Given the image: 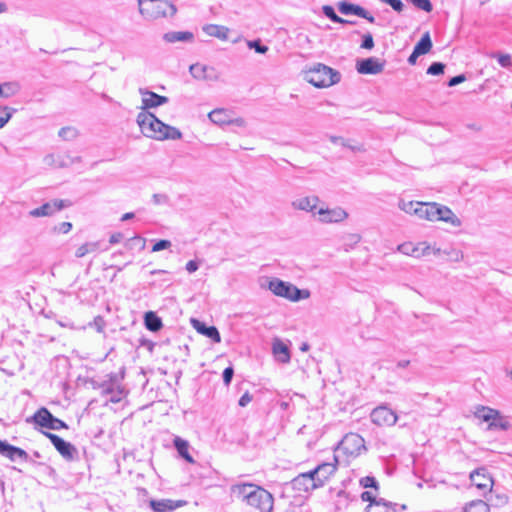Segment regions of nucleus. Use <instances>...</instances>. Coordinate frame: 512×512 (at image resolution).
Segmentation results:
<instances>
[{
  "mask_svg": "<svg viewBox=\"0 0 512 512\" xmlns=\"http://www.w3.org/2000/svg\"><path fill=\"white\" fill-rule=\"evenodd\" d=\"M185 268H186V270H187L189 273H193V272H195V271H197V270H198V268H199V264H198V262H197V261H195V260H190V261H188V262H187V264H186V267H185Z\"/></svg>",
  "mask_w": 512,
  "mask_h": 512,
  "instance_id": "nucleus-61",
  "label": "nucleus"
},
{
  "mask_svg": "<svg viewBox=\"0 0 512 512\" xmlns=\"http://www.w3.org/2000/svg\"><path fill=\"white\" fill-rule=\"evenodd\" d=\"M291 484L293 489L298 492H309L319 488L311 471L299 474Z\"/></svg>",
  "mask_w": 512,
  "mask_h": 512,
  "instance_id": "nucleus-15",
  "label": "nucleus"
},
{
  "mask_svg": "<svg viewBox=\"0 0 512 512\" xmlns=\"http://www.w3.org/2000/svg\"><path fill=\"white\" fill-rule=\"evenodd\" d=\"M365 512H396V504L386 502L384 499H378L366 507Z\"/></svg>",
  "mask_w": 512,
  "mask_h": 512,
  "instance_id": "nucleus-30",
  "label": "nucleus"
},
{
  "mask_svg": "<svg viewBox=\"0 0 512 512\" xmlns=\"http://www.w3.org/2000/svg\"><path fill=\"white\" fill-rule=\"evenodd\" d=\"M465 80H466V76L464 74H459L457 76L452 77L448 81L447 85L449 87H454V86H456V85H458L460 83H463Z\"/></svg>",
  "mask_w": 512,
  "mask_h": 512,
  "instance_id": "nucleus-57",
  "label": "nucleus"
},
{
  "mask_svg": "<svg viewBox=\"0 0 512 512\" xmlns=\"http://www.w3.org/2000/svg\"><path fill=\"white\" fill-rule=\"evenodd\" d=\"M247 46L250 49H254L255 52L259 54H265L268 51V47L266 45H262L259 39L247 41Z\"/></svg>",
  "mask_w": 512,
  "mask_h": 512,
  "instance_id": "nucleus-47",
  "label": "nucleus"
},
{
  "mask_svg": "<svg viewBox=\"0 0 512 512\" xmlns=\"http://www.w3.org/2000/svg\"><path fill=\"white\" fill-rule=\"evenodd\" d=\"M398 250L400 252H402L403 254L409 255V256H412L414 253L412 243H403L398 246Z\"/></svg>",
  "mask_w": 512,
  "mask_h": 512,
  "instance_id": "nucleus-56",
  "label": "nucleus"
},
{
  "mask_svg": "<svg viewBox=\"0 0 512 512\" xmlns=\"http://www.w3.org/2000/svg\"><path fill=\"white\" fill-rule=\"evenodd\" d=\"M372 423L377 426H393L397 422L398 416L386 405H380L374 408L370 414Z\"/></svg>",
  "mask_w": 512,
  "mask_h": 512,
  "instance_id": "nucleus-9",
  "label": "nucleus"
},
{
  "mask_svg": "<svg viewBox=\"0 0 512 512\" xmlns=\"http://www.w3.org/2000/svg\"><path fill=\"white\" fill-rule=\"evenodd\" d=\"M208 69L209 68L207 66L201 64H193L190 66L191 74L193 75L194 78L197 79H206V71Z\"/></svg>",
  "mask_w": 512,
  "mask_h": 512,
  "instance_id": "nucleus-42",
  "label": "nucleus"
},
{
  "mask_svg": "<svg viewBox=\"0 0 512 512\" xmlns=\"http://www.w3.org/2000/svg\"><path fill=\"white\" fill-rule=\"evenodd\" d=\"M360 484L365 488L371 487V488L378 489V483H377L376 479L372 476L363 477L360 480Z\"/></svg>",
  "mask_w": 512,
  "mask_h": 512,
  "instance_id": "nucleus-51",
  "label": "nucleus"
},
{
  "mask_svg": "<svg viewBox=\"0 0 512 512\" xmlns=\"http://www.w3.org/2000/svg\"><path fill=\"white\" fill-rule=\"evenodd\" d=\"M139 92L142 95L143 111H146L149 108L161 106L168 102V98L166 96L158 95L155 92L149 91L147 89L140 88Z\"/></svg>",
  "mask_w": 512,
  "mask_h": 512,
  "instance_id": "nucleus-19",
  "label": "nucleus"
},
{
  "mask_svg": "<svg viewBox=\"0 0 512 512\" xmlns=\"http://www.w3.org/2000/svg\"><path fill=\"white\" fill-rule=\"evenodd\" d=\"M252 399V395L247 391L240 397L238 405L240 407H246L252 401Z\"/></svg>",
  "mask_w": 512,
  "mask_h": 512,
  "instance_id": "nucleus-58",
  "label": "nucleus"
},
{
  "mask_svg": "<svg viewBox=\"0 0 512 512\" xmlns=\"http://www.w3.org/2000/svg\"><path fill=\"white\" fill-rule=\"evenodd\" d=\"M121 239H122V234L115 233L110 236L109 242H110V244H116V243H119L121 241Z\"/></svg>",
  "mask_w": 512,
  "mask_h": 512,
  "instance_id": "nucleus-63",
  "label": "nucleus"
},
{
  "mask_svg": "<svg viewBox=\"0 0 512 512\" xmlns=\"http://www.w3.org/2000/svg\"><path fill=\"white\" fill-rule=\"evenodd\" d=\"M435 221H443L454 227H460L462 222L447 206L435 203Z\"/></svg>",
  "mask_w": 512,
  "mask_h": 512,
  "instance_id": "nucleus-20",
  "label": "nucleus"
},
{
  "mask_svg": "<svg viewBox=\"0 0 512 512\" xmlns=\"http://www.w3.org/2000/svg\"><path fill=\"white\" fill-rule=\"evenodd\" d=\"M28 423H35L50 430L68 429V425L61 419L56 418L47 408H39L33 416L26 419Z\"/></svg>",
  "mask_w": 512,
  "mask_h": 512,
  "instance_id": "nucleus-6",
  "label": "nucleus"
},
{
  "mask_svg": "<svg viewBox=\"0 0 512 512\" xmlns=\"http://www.w3.org/2000/svg\"><path fill=\"white\" fill-rule=\"evenodd\" d=\"M418 208L415 209L416 216L420 219H425L428 221H435V202H419L417 205Z\"/></svg>",
  "mask_w": 512,
  "mask_h": 512,
  "instance_id": "nucleus-25",
  "label": "nucleus"
},
{
  "mask_svg": "<svg viewBox=\"0 0 512 512\" xmlns=\"http://www.w3.org/2000/svg\"><path fill=\"white\" fill-rule=\"evenodd\" d=\"M0 88L2 89L1 96L9 98L19 92L20 85L17 82H5L0 84Z\"/></svg>",
  "mask_w": 512,
  "mask_h": 512,
  "instance_id": "nucleus-37",
  "label": "nucleus"
},
{
  "mask_svg": "<svg viewBox=\"0 0 512 512\" xmlns=\"http://www.w3.org/2000/svg\"><path fill=\"white\" fill-rule=\"evenodd\" d=\"M152 198L155 204H163L168 200V197L165 194H154Z\"/></svg>",
  "mask_w": 512,
  "mask_h": 512,
  "instance_id": "nucleus-62",
  "label": "nucleus"
},
{
  "mask_svg": "<svg viewBox=\"0 0 512 512\" xmlns=\"http://www.w3.org/2000/svg\"><path fill=\"white\" fill-rule=\"evenodd\" d=\"M320 199L318 196L312 195V196H304L297 199H294L291 202V206L295 210L310 212L313 214V216L317 215V205L319 203Z\"/></svg>",
  "mask_w": 512,
  "mask_h": 512,
  "instance_id": "nucleus-18",
  "label": "nucleus"
},
{
  "mask_svg": "<svg viewBox=\"0 0 512 512\" xmlns=\"http://www.w3.org/2000/svg\"><path fill=\"white\" fill-rule=\"evenodd\" d=\"M318 221L325 224L340 223L348 218V213L341 207L319 208L317 210Z\"/></svg>",
  "mask_w": 512,
  "mask_h": 512,
  "instance_id": "nucleus-10",
  "label": "nucleus"
},
{
  "mask_svg": "<svg viewBox=\"0 0 512 512\" xmlns=\"http://www.w3.org/2000/svg\"><path fill=\"white\" fill-rule=\"evenodd\" d=\"M0 454L11 461L21 459L22 461L33 463V460L25 450L13 446L7 441L0 440Z\"/></svg>",
  "mask_w": 512,
  "mask_h": 512,
  "instance_id": "nucleus-13",
  "label": "nucleus"
},
{
  "mask_svg": "<svg viewBox=\"0 0 512 512\" xmlns=\"http://www.w3.org/2000/svg\"><path fill=\"white\" fill-rule=\"evenodd\" d=\"M124 378V373L121 375H118L116 373H110L108 375V380H105L104 382L113 383L114 385H121V381Z\"/></svg>",
  "mask_w": 512,
  "mask_h": 512,
  "instance_id": "nucleus-55",
  "label": "nucleus"
},
{
  "mask_svg": "<svg viewBox=\"0 0 512 512\" xmlns=\"http://www.w3.org/2000/svg\"><path fill=\"white\" fill-rule=\"evenodd\" d=\"M330 141L334 144H337V145H342L344 147H348L350 148L351 150L355 151V150H360L359 147H355V146H351V145H348L347 142L345 141L344 138L342 137H339V136H330Z\"/></svg>",
  "mask_w": 512,
  "mask_h": 512,
  "instance_id": "nucleus-52",
  "label": "nucleus"
},
{
  "mask_svg": "<svg viewBox=\"0 0 512 512\" xmlns=\"http://www.w3.org/2000/svg\"><path fill=\"white\" fill-rule=\"evenodd\" d=\"M272 351L275 356V359L280 363H289L290 362V351L288 346L282 342L280 339H275L272 344Z\"/></svg>",
  "mask_w": 512,
  "mask_h": 512,
  "instance_id": "nucleus-24",
  "label": "nucleus"
},
{
  "mask_svg": "<svg viewBox=\"0 0 512 512\" xmlns=\"http://www.w3.org/2000/svg\"><path fill=\"white\" fill-rule=\"evenodd\" d=\"M171 245H172V243L170 240H166V239L159 240L153 245L152 252H159V251L168 249L171 247Z\"/></svg>",
  "mask_w": 512,
  "mask_h": 512,
  "instance_id": "nucleus-49",
  "label": "nucleus"
},
{
  "mask_svg": "<svg viewBox=\"0 0 512 512\" xmlns=\"http://www.w3.org/2000/svg\"><path fill=\"white\" fill-rule=\"evenodd\" d=\"M191 323L198 333L210 338L215 343H219L221 341L220 333L215 326H207L204 322L197 319H191Z\"/></svg>",
  "mask_w": 512,
  "mask_h": 512,
  "instance_id": "nucleus-22",
  "label": "nucleus"
},
{
  "mask_svg": "<svg viewBox=\"0 0 512 512\" xmlns=\"http://www.w3.org/2000/svg\"><path fill=\"white\" fill-rule=\"evenodd\" d=\"M209 119L218 125L230 124L232 122L230 112L226 109H214L208 114Z\"/></svg>",
  "mask_w": 512,
  "mask_h": 512,
  "instance_id": "nucleus-29",
  "label": "nucleus"
},
{
  "mask_svg": "<svg viewBox=\"0 0 512 512\" xmlns=\"http://www.w3.org/2000/svg\"><path fill=\"white\" fill-rule=\"evenodd\" d=\"M421 54H417L416 53V50L413 49V52L411 53V55L409 56L408 58V63L413 65L416 63V60L417 58L420 56Z\"/></svg>",
  "mask_w": 512,
  "mask_h": 512,
  "instance_id": "nucleus-64",
  "label": "nucleus"
},
{
  "mask_svg": "<svg viewBox=\"0 0 512 512\" xmlns=\"http://www.w3.org/2000/svg\"><path fill=\"white\" fill-rule=\"evenodd\" d=\"M488 428L490 430H507L509 428V422L498 412V416L493 418V420L489 423Z\"/></svg>",
  "mask_w": 512,
  "mask_h": 512,
  "instance_id": "nucleus-38",
  "label": "nucleus"
},
{
  "mask_svg": "<svg viewBox=\"0 0 512 512\" xmlns=\"http://www.w3.org/2000/svg\"><path fill=\"white\" fill-rule=\"evenodd\" d=\"M340 78L338 71L321 63L304 72V79L317 88L332 86L338 83Z\"/></svg>",
  "mask_w": 512,
  "mask_h": 512,
  "instance_id": "nucleus-3",
  "label": "nucleus"
},
{
  "mask_svg": "<svg viewBox=\"0 0 512 512\" xmlns=\"http://www.w3.org/2000/svg\"><path fill=\"white\" fill-rule=\"evenodd\" d=\"M173 444L180 457L185 459L188 463H194V459L189 453L190 444L187 440L182 439L179 436H175Z\"/></svg>",
  "mask_w": 512,
  "mask_h": 512,
  "instance_id": "nucleus-27",
  "label": "nucleus"
},
{
  "mask_svg": "<svg viewBox=\"0 0 512 512\" xmlns=\"http://www.w3.org/2000/svg\"><path fill=\"white\" fill-rule=\"evenodd\" d=\"M185 501H174L171 499L152 500L150 505L155 512H172L175 509L183 506Z\"/></svg>",
  "mask_w": 512,
  "mask_h": 512,
  "instance_id": "nucleus-23",
  "label": "nucleus"
},
{
  "mask_svg": "<svg viewBox=\"0 0 512 512\" xmlns=\"http://www.w3.org/2000/svg\"><path fill=\"white\" fill-rule=\"evenodd\" d=\"M379 1L389 5L396 12H401L404 8V4L401 0H379Z\"/></svg>",
  "mask_w": 512,
  "mask_h": 512,
  "instance_id": "nucleus-50",
  "label": "nucleus"
},
{
  "mask_svg": "<svg viewBox=\"0 0 512 512\" xmlns=\"http://www.w3.org/2000/svg\"><path fill=\"white\" fill-rule=\"evenodd\" d=\"M56 229L59 232L66 234L72 229V224L70 222H62L57 226Z\"/></svg>",
  "mask_w": 512,
  "mask_h": 512,
  "instance_id": "nucleus-59",
  "label": "nucleus"
},
{
  "mask_svg": "<svg viewBox=\"0 0 512 512\" xmlns=\"http://www.w3.org/2000/svg\"><path fill=\"white\" fill-rule=\"evenodd\" d=\"M490 56L492 58H497L498 63L504 68H509L512 65V60H511L510 54H501V53L494 52Z\"/></svg>",
  "mask_w": 512,
  "mask_h": 512,
  "instance_id": "nucleus-45",
  "label": "nucleus"
},
{
  "mask_svg": "<svg viewBox=\"0 0 512 512\" xmlns=\"http://www.w3.org/2000/svg\"><path fill=\"white\" fill-rule=\"evenodd\" d=\"M58 135L64 140H73L77 137L78 132L73 127H63L59 130Z\"/></svg>",
  "mask_w": 512,
  "mask_h": 512,
  "instance_id": "nucleus-44",
  "label": "nucleus"
},
{
  "mask_svg": "<svg viewBox=\"0 0 512 512\" xmlns=\"http://www.w3.org/2000/svg\"><path fill=\"white\" fill-rule=\"evenodd\" d=\"M136 121L144 136L159 140L163 122L154 114L148 111H141L138 113Z\"/></svg>",
  "mask_w": 512,
  "mask_h": 512,
  "instance_id": "nucleus-5",
  "label": "nucleus"
},
{
  "mask_svg": "<svg viewBox=\"0 0 512 512\" xmlns=\"http://www.w3.org/2000/svg\"><path fill=\"white\" fill-rule=\"evenodd\" d=\"M338 10L343 15H356L358 17L364 18L370 23L375 22V17L370 14L366 9L362 6L349 3L346 1H342L338 3Z\"/></svg>",
  "mask_w": 512,
  "mask_h": 512,
  "instance_id": "nucleus-16",
  "label": "nucleus"
},
{
  "mask_svg": "<svg viewBox=\"0 0 512 512\" xmlns=\"http://www.w3.org/2000/svg\"><path fill=\"white\" fill-rule=\"evenodd\" d=\"M337 457H334V462H324L319 464L316 468L311 470L316 483L319 487H322L326 481L336 472L337 470Z\"/></svg>",
  "mask_w": 512,
  "mask_h": 512,
  "instance_id": "nucleus-11",
  "label": "nucleus"
},
{
  "mask_svg": "<svg viewBox=\"0 0 512 512\" xmlns=\"http://www.w3.org/2000/svg\"><path fill=\"white\" fill-rule=\"evenodd\" d=\"M463 512H490V507L483 500H473L463 507Z\"/></svg>",
  "mask_w": 512,
  "mask_h": 512,
  "instance_id": "nucleus-33",
  "label": "nucleus"
},
{
  "mask_svg": "<svg viewBox=\"0 0 512 512\" xmlns=\"http://www.w3.org/2000/svg\"><path fill=\"white\" fill-rule=\"evenodd\" d=\"M43 434L51 441L55 449L65 460L72 461L76 459L78 450L73 444L51 432H43Z\"/></svg>",
  "mask_w": 512,
  "mask_h": 512,
  "instance_id": "nucleus-8",
  "label": "nucleus"
},
{
  "mask_svg": "<svg viewBox=\"0 0 512 512\" xmlns=\"http://www.w3.org/2000/svg\"><path fill=\"white\" fill-rule=\"evenodd\" d=\"M337 451L350 458H355L366 451L365 440L357 433H348L339 443Z\"/></svg>",
  "mask_w": 512,
  "mask_h": 512,
  "instance_id": "nucleus-7",
  "label": "nucleus"
},
{
  "mask_svg": "<svg viewBox=\"0 0 512 512\" xmlns=\"http://www.w3.org/2000/svg\"><path fill=\"white\" fill-rule=\"evenodd\" d=\"M410 2L419 10L430 13L433 10V5L430 0H410Z\"/></svg>",
  "mask_w": 512,
  "mask_h": 512,
  "instance_id": "nucleus-46",
  "label": "nucleus"
},
{
  "mask_svg": "<svg viewBox=\"0 0 512 512\" xmlns=\"http://www.w3.org/2000/svg\"><path fill=\"white\" fill-rule=\"evenodd\" d=\"M208 36L218 38L220 40H227L229 34V28L217 24H206L202 28Z\"/></svg>",
  "mask_w": 512,
  "mask_h": 512,
  "instance_id": "nucleus-26",
  "label": "nucleus"
},
{
  "mask_svg": "<svg viewBox=\"0 0 512 512\" xmlns=\"http://www.w3.org/2000/svg\"><path fill=\"white\" fill-rule=\"evenodd\" d=\"M97 249H98L97 242H88V243H85V244L81 245L80 247H78V249L75 252V256L77 258H82L85 255H87L88 253L94 252Z\"/></svg>",
  "mask_w": 512,
  "mask_h": 512,
  "instance_id": "nucleus-39",
  "label": "nucleus"
},
{
  "mask_svg": "<svg viewBox=\"0 0 512 512\" xmlns=\"http://www.w3.org/2000/svg\"><path fill=\"white\" fill-rule=\"evenodd\" d=\"M182 138L181 131L173 126L163 123V127L160 132L159 140H179Z\"/></svg>",
  "mask_w": 512,
  "mask_h": 512,
  "instance_id": "nucleus-31",
  "label": "nucleus"
},
{
  "mask_svg": "<svg viewBox=\"0 0 512 512\" xmlns=\"http://www.w3.org/2000/svg\"><path fill=\"white\" fill-rule=\"evenodd\" d=\"M102 395H110L109 401L119 403L126 395L122 385H114L113 383L102 382L99 385Z\"/></svg>",
  "mask_w": 512,
  "mask_h": 512,
  "instance_id": "nucleus-21",
  "label": "nucleus"
},
{
  "mask_svg": "<svg viewBox=\"0 0 512 512\" xmlns=\"http://www.w3.org/2000/svg\"><path fill=\"white\" fill-rule=\"evenodd\" d=\"M470 480L477 489L491 492L494 482L486 468H478L472 471L470 473Z\"/></svg>",
  "mask_w": 512,
  "mask_h": 512,
  "instance_id": "nucleus-12",
  "label": "nucleus"
},
{
  "mask_svg": "<svg viewBox=\"0 0 512 512\" xmlns=\"http://www.w3.org/2000/svg\"><path fill=\"white\" fill-rule=\"evenodd\" d=\"M385 63L378 58L369 57L366 59L358 60L356 69L358 73L365 75H375L383 71Z\"/></svg>",
  "mask_w": 512,
  "mask_h": 512,
  "instance_id": "nucleus-14",
  "label": "nucleus"
},
{
  "mask_svg": "<svg viewBox=\"0 0 512 512\" xmlns=\"http://www.w3.org/2000/svg\"><path fill=\"white\" fill-rule=\"evenodd\" d=\"M445 64L442 62H433L427 69L429 75H441L444 73Z\"/></svg>",
  "mask_w": 512,
  "mask_h": 512,
  "instance_id": "nucleus-48",
  "label": "nucleus"
},
{
  "mask_svg": "<svg viewBox=\"0 0 512 512\" xmlns=\"http://www.w3.org/2000/svg\"><path fill=\"white\" fill-rule=\"evenodd\" d=\"M475 416L484 422H491L493 418L498 416V411L489 407L480 406L475 412Z\"/></svg>",
  "mask_w": 512,
  "mask_h": 512,
  "instance_id": "nucleus-34",
  "label": "nucleus"
},
{
  "mask_svg": "<svg viewBox=\"0 0 512 512\" xmlns=\"http://www.w3.org/2000/svg\"><path fill=\"white\" fill-rule=\"evenodd\" d=\"M15 112L16 109L14 108L8 106H0V128L5 126V124L11 119Z\"/></svg>",
  "mask_w": 512,
  "mask_h": 512,
  "instance_id": "nucleus-41",
  "label": "nucleus"
},
{
  "mask_svg": "<svg viewBox=\"0 0 512 512\" xmlns=\"http://www.w3.org/2000/svg\"><path fill=\"white\" fill-rule=\"evenodd\" d=\"M418 204H419V202H417V201H404V200H401L399 202V208L402 211H404L405 213L416 215L415 209L418 208L417 207Z\"/></svg>",
  "mask_w": 512,
  "mask_h": 512,
  "instance_id": "nucleus-43",
  "label": "nucleus"
},
{
  "mask_svg": "<svg viewBox=\"0 0 512 512\" xmlns=\"http://www.w3.org/2000/svg\"><path fill=\"white\" fill-rule=\"evenodd\" d=\"M268 288L276 296L286 298L290 301H300L310 297V291L307 289H299L295 285L273 278L269 281Z\"/></svg>",
  "mask_w": 512,
  "mask_h": 512,
  "instance_id": "nucleus-4",
  "label": "nucleus"
},
{
  "mask_svg": "<svg viewBox=\"0 0 512 512\" xmlns=\"http://www.w3.org/2000/svg\"><path fill=\"white\" fill-rule=\"evenodd\" d=\"M322 11H323V14L327 18H329L332 22H334V23L350 24V25H354L355 24L354 21L346 20V19H343V18L339 17L335 13V10H334V8L332 6L325 5V6H323Z\"/></svg>",
  "mask_w": 512,
  "mask_h": 512,
  "instance_id": "nucleus-36",
  "label": "nucleus"
},
{
  "mask_svg": "<svg viewBox=\"0 0 512 512\" xmlns=\"http://www.w3.org/2000/svg\"><path fill=\"white\" fill-rule=\"evenodd\" d=\"M430 250H431V247L426 242H421V243H418L417 245L413 244L414 253H413L412 257H415V258L424 257L426 255H429Z\"/></svg>",
  "mask_w": 512,
  "mask_h": 512,
  "instance_id": "nucleus-40",
  "label": "nucleus"
},
{
  "mask_svg": "<svg viewBox=\"0 0 512 512\" xmlns=\"http://www.w3.org/2000/svg\"><path fill=\"white\" fill-rule=\"evenodd\" d=\"M163 39L168 43L191 42L194 39V35L189 31H171L165 33Z\"/></svg>",
  "mask_w": 512,
  "mask_h": 512,
  "instance_id": "nucleus-28",
  "label": "nucleus"
},
{
  "mask_svg": "<svg viewBox=\"0 0 512 512\" xmlns=\"http://www.w3.org/2000/svg\"><path fill=\"white\" fill-rule=\"evenodd\" d=\"M374 47V40L370 33H367L362 38L361 48L363 49H372Z\"/></svg>",
  "mask_w": 512,
  "mask_h": 512,
  "instance_id": "nucleus-54",
  "label": "nucleus"
},
{
  "mask_svg": "<svg viewBox=\"0 0 512 512\" xmlns=\"http://www.w3.org/2000/svg\"><path fill=\"white\" fill-rule=\"evenodd\" d=\"M139 12L146 20L173 17L176 6L168 0H138Z\"/></svg>",
  "mask_w": 512,
  "mask_h": 512,
  "instance_id": "nucleus-2",
  "label": "nucleus"
},
{
  "mask_svg": "<svg viewBox=\"0 0 512 512\" xmlns=\"http://www.w3.org/2000/svg\"><path fill=\"white\" fill-rule=\"evenodd\" d=\"M233 375H234V369L233 367L229 366V367H226L223 371V374H222V377H223V382L226 386H229L231 381H232V378H233Z\"/></svg>",
  "mask_w": 512,
  "mask_h": 512,
  "instance_id": "nucleus-53",
  "label": "nucleus"
},
{
  "mask_svg": "<svg viewBox=\"0 0 512 512\" xmlns=\"http://www.w3.org/2000/svg\"><path fill=\"white\" fill-rule=\"evenodd\" d=\"M231 497L259 512H273L274 497L263 488L254 483L242 482L231 485Z\"/></svg>",
  "mask_w": 512,
  "mask_h": 512,
  "instance_id": "nucleus-1",
  "label": "nucleus"
},
{
  "mask_svg": "<svg viewBox=\"0 0 512 512\" xmlns=\"http://www.w3.org/2000/svg\"><path fill=\"white\" fill-rule=\"evenodd\" d=\"M144 322L146 328L152 332H157L162 327L161 319L152 311L145 314Z\"/></svg>",
  "mask_w": 512,
  "mask_h": 512,
  "instance_id": "nucleus-32",
  "label": "nucleus"
},
{
  "mask_svg": "<svg viewBox=\"0 0 512 512\" xmlns=\"http://www.w3.org/2000/svg\"><path fill=\"white\" fill-rule=\"evenodd\" d=\"M432 48V41L428 32H426L419 42L415 45L414 50H416L417 54H426Z\"/></svg>",
  "mask_w": 512,
  "mask_h": 512,
  "instance_id": "nucleus-35",
  "label": "nucleus"
},
{
  "mask_svg": "<svg viewBox=\"0 0 512 512\" xmlns=\"http://www.w3.org/2000/svg\"><path fill=\"white\" fill-rule=\"evenodd\" d=\"M63 200H54L52 202H46L42 206L32 209L29 211V216L38 218V217H47L52 216L56 212L61 211L64 208Z\"/></svg>",
  "mask_w": 512,
  "mask_h": 512,
  "instance_id": "nucleus-17",
  "label": "nucleus"
},
{
  "mask_svg": "<svg viewBox=\"0 0 512 512\" xmlns=\"http://www.w3.org/2000/svg\"><path fill=\"white\" fill-rule=\"evenodd\" d=\"M361 499L365 502H369V504H372V502H377L378 500L373 496V494L369 491H365L361 494Z\"/></svg>",
  "mask_w": 512,
  "mask_h": 512,
  "instance_id": "nucleus-60",
  "label": "nucleus"
}]
</instances>
